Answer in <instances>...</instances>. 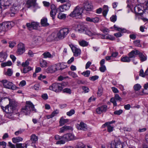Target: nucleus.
I'll list each match as a JSON object with an SVG mask.
<instances>
[{"label": "nucleus", "instance_id": "nucleus-1", "mask_svg": "<svg viewBox=\"0 0 148 148\" xmlns=\"http://www.w3.org/2000/svg\"><path fill=\"white\" fill-rule=\"evenodd\" d=\"M83 7H82L79 5L77 6L69 14L70 17L72 18L80 16L81 18H84L82 14L83 10H85L86 11H91L93 9L92 4L88 1L85 2L83 4Z\"/></svg>", "mask_w": 148, "mask_h": 148}, {"label": "nucleus", "instance_id": "nucleus-2", "mask_svg": "<svg viewBox=\"0 0 148 148\" xmlns=\"http://www.w3.org/2000/svg\"><path fill=\"white\" fill-rule=\"evenodd\" d=\"M75 30L79 33H84L89 36L93 35H99V34H97L95 32H92L88 28L86 25L83 23H80L75 25L74 27Z\"/></svg>", "mask_w": 148, "mask_h": 148}, {"label": "nucleus", "instance_id": "nucleus-3", "mask_svg": "<svg viewBox=\"0 0 148 148\" xmlns=\"http://www.w3.org/2000/svg\"><path fill=\"white\" fill-rule=\"evenodd\" d=\"M31 111L36 112L34 106L31 101H27L25 106L22 108L21 112L23 114L27 115L30 114Z\"/></svg>", "mask_w": 148, "mask_h": 148}, {"label": "nucleus", "instance_id": "nucleus-4", "mask_svg": "<svg viewBox=\"0 0 148 148\" xmlns=\"http://www.w3.org/2000/svg\"><path fill=\"white\" fill-rule=\"evenodd\" d=\"M63 139L57 141L56 143V144H64L65 141L75 140L77 139L76 137L72 134L67 133L63 135Z\"/></svg>", "mask_w": 148, "mask_h": 148}, {"label": "nucleus", "instance_id": "nucleus-5", "mask_svg": "<svg viewBox=\"0 0 148 148\" xmlns=\"http://www.w3.org/2000/svg\"><path fill=\"white\" fill-rule=\"evenodd\" d=\"M65 83H55L52 84L49 87V89L56 92H61L64 87Z\"/></svg>", "mask_w": 148, "mask_h": 148}, {"label": "nucleus", "instance_id": "nucleus-6", "mask_svg": "<svg viewBox=\"0 0 148 148\" xmlns=\"http://www.w3.org/2000/svg\"><path fill=\"white\" fill-rule=\"evenodd\" d=\"M4 88L12 90H15L19 88L12 82H9L6 79H3L1 81Z\"/></svg>", "mask_w": 148, "mask_h": 148}, {"label": "nucleus", "instance_id": "nucleus-7", "mask_svg": "<svg viewBox=\"0 0 148 148\" xmlns=\"http://www.w3.org/2000/svg\"><path fill=\"white\" fill-rule=\"evenodd\" d=\"M69 30L67 28H63L60 29L57 32V35L59 40L63 39L69 33Z\"/></svg>", "mask_w": 148, "mask_h": 148}, {"label": "nucleus", "instance_id": "nucleus-8", "mask_svg": "<svg viewBox=\"0 0 148 148\" xmlns=\"http://www.w3.org/2000/svg\"><path fill=\"white\" fill-rule=\"evenodd\" d=\"M66 3L63 5H60L58 8V10L61 12H64L69 10L71 5V2L67 0Z\"/></svg>", "mask_w": 148, "mask_h": 148}, {"label": "nucleus", "instance_id": "nucleus-9", "mask_svg": "<svg viewBox=\"0 0 148 148\" xmlns=\"http://www.w3.org/2000/svg\"><path fill=\"white\" fill-rule=\"evenodd\" d=\"M2 25L3 28V31H7L10 29L14 25V23L12 21H7L3 22Z\"/></svg>", "mask_w": 148, "mask_h": 148}, {"label": "nucleus", "instance_id": "nucleus-10", "mask_svg": "<svg viewBox=\"0 0 148 148\" xmlns=\"http://www.w3.org/2000/svg\"><path fill=\"white\" fill-rule=\"evenodd\" d=\"M36 0H27L25 5L27 8L32 7L34 8H39L38 4L36 3Z\"/></svg>", "mask_w": 148, "mask_h": 148}, {"label": "nucleus", "instance_id": "nucleus-11", "mask_svg": "<svg viewBox=\"0 0 148 148\" xmlns=\"http://www.w3.org/2000/svg\"><path fill=\"white\" fill-rule=\"evenodd\" d=\"M144 9L143 7L140 5H138L134 8V11L136 14L141 16L144 12L147 10H146L144 11Z\"/></svg>", "mask_w": 148, "mask_h": 148}, {"label": "nucleus", "instance_id": "nucleus-12", "mask_svg": "<svg viewBox=\"0 0 148 148\" xmlns=\"http://www.w3.org/2000/svg\"><path fill=\"white\" fill-rule=\"evenodd\" d=\"M39 23L35 22L27 23L26 26L30 30L37 29L40 27Z\"/></svg>", "mask_w": 148, "mask_h": 148}, {"label": "nucleus", "instance_id": "nucleus-13", "mask_svg": "<svg viewBox=\"0 0 148 148\" xmlns=\"http://www.w3.org/2000/svg\"><path fill=\"white\" fill-rule=\"evenodd\" d=\"M59 40L57 34V32L52 33L47 38V40L49 42L53 41L58 40Z\"/></svg>", "mask_w": 148, "mask_h": 148}, {"label": "nucleus", "instance_id": "nucleus-14", "mask_svg": "<svg viewBox=\"0 0 148 148\" xmlns=\"http://www.w3.org/2000/svg\"><path fill=\"white\" fill-rule=\"evenodd\" d=\"M108 109L107 105H105L98 107L96 109V113L98 114H101L103 113L106 112Z\"/></svg>", "mask_w": 148, "mask_h": 148}, {"label": "nucleus", "instance_id": "nucleus-15", "mask_svg": "<svg viewBox=\"0 0 148 148\" xmlns=\"http://www.w3.org/2000/svg\"><path fill=\"white\" fill-rule=\"evenodd\" d=\"M18 49L17 53L18 55L23 54L25 51V45L23 43L20 42L17 45Z\"/></svg>", "mask_w": 148, "mask_h": 148}, {"label": "nucleus", "instance_id": "nucleus-16", "mask_svg": "<svg viewBox=\"0 0 148 148\" xmlns=\"http://www.w3.org/2000/svg\"><path fill=\"white\" fill-rule=\"evenodd\" d=\"M69 46L71 47L73 53V55L75 56H78L81 54V50L79 49L74 46L73 45H70Z\"/></svg>", "mask_w": 148, "mask_h": 148}, {"label": "nucleus", "instance_id": "nucleus-17", "mask_svg": "<svg viewBox=\"0 0 148 148\" xmlns=\"http://www.w3.org/2000/svg\"><path fill=\"white\" fill-rule=\"evenodd\" d=\"M115 122V121H111L107 122L104 124H103L102 127L103 128L105 127H107V131L109 132H112L113 130L114 127L113 126L110 125V124L114 123Z\"/></svg>", "mask_w": 148, "mask_h": 148}, {"label": "nucleus", "instance_id": "nucleus-18", "mask_svg": "<svg viewBox=\"0 0 148 148\" xmlns=\"http://www.w3.org/2000/svg\"><path fill=\"white\" fill-rule=\"evenodd\" d=\"M110 148H123V145L120 142H111L110 144Z\"/></svg>", "mask_w": 148, "mask_h": 148}, {"label": "nucleus", "instance_id": "nucleus-19", "mask_svg": "<svg viewBox=\"0 0 148 148\" xmlns=\"http://www.w3.org/2000/svg\"><path fill=\"white\" fill-rule=\"evenodd\" d=\"M77 127L78 130L84 131H85L87 129V125L83 122H81L79 124L77 125Z\"/></svg>", "mask_w": 148, "mask_h": 148}, {"label": "nucleus", "instance_id": "nucleus-20", "mask_svg": "<svg viewBox=\"0 0 148 148\" xmlns=\"http://www.w3.org/2000/svg\"><path fill=\"white\" fill-rule=\"evenodd\" d=\"M139 53V51L136 49L132 50L128 54L130 58H134L136 55H138Z\"/></svg>", "mask_w": 148, "mask_h": 148}, {"label": "nucleus", "instance_id": "nucleus-21", "mask_svg": "<svg viewBox=\"0 0 148 148\" xmlns=\"http://www.w3.org/2000/svg\"><path fill=\"white\" fill-rule=\"evenodd\" d=\"M18 7L14 6L11 8L12 12L10 14V16L12 17L14 16L15 14L18 10Z\"/></svg>", "mask_w": 148, "mask_h": 148}, {"label": "nucleus", "instance_id": "nucleus-22", "mask_svg": "<svg viewBox=\"0 0 148 148\" xmlns=\"http://www.w3.org/2000/svg\"><path fill=\"white\" fill-rule=\"evenodd\" d=\"M11 107L10 105H8L5 107L1 106V108L3 110L8 113H11L13 112L12 110Z\"/></svg>", "mask_w": 148, "mask_h": 148}, {"label": "nucleus", "instance_id": "nucleus-23", "mask_svg": "<svg viewBox=\"0 0 148 148\" xmlns=\"http://www.w3.org/2000/svg\"><path fill=\"white\" fill-rule=\"evenodd\" d=\"M69 130H73V128L71 126L65 125L60 128V132L63 133Z\"/></svg>", "mask_w": 148, "mask_h": 148}, {"label": "nucleus", "instance_id": "nucleus-24", "mask_svg": "<svg viewBox=\"0 0 148 148\" xmlns=\"http://www.w3.org/2000/svg\"><path fill=\"white\" fill-rule=\"evenodd\" d=\"M0 4L1 6L6 7L10 5V3L8 0H0Z\"/></svg>", "mask_w": 148, "mask_h": 148}, {"label": "nucleus", "instance_id": "nucleus-25", "mask_svg": "<svg viewBox=\"0 0 148 148\" xmlns=\"http://www.w3.org/2000/svg\"><path fill=\"white\" fill-rule=\"evenodd\" d=\"M103 14L104 18H106L108 12L109 11L108 7L107 5H104L103 6Z\"/></svg>", "mask_w": 148, "mask_h": 148}, {"label": "nucleus", "instance_id": "nucleus-26", "mask_svg": "<svg viewBox=\"0 0 148 148\" xmlns=\"http://www.w3.org/2000/svg\"><path fill=\"white\" fill-rule=\"evenodd\" d=\"M78 43L79 45L82 47H87L88 45V42L84 40H79L78 41Z\"/></svg>", "mask_w": 148, "mask_h": 148}, {"label": "nucleus", "instance_id": "nucleus-27", "mask_svg": "<svg viewBox=\"0 0 148 148\" xmlns=\"http://www.w3.org/2000/svg\"><path fill=\"white\" fill-rule=\"evenodd\" d=\"M38 137L34 134L32 135L30 137V140L32 143H36L38 140Z\"/></svg>", "mask_w": 148, "mask_h": 148}, {"label": "nucleus", "instance_id": "nucleus-28", "mask_svg": "<svg viewBox=\"0 0 148 148\" xmlns=\"http://www.w3.org/2000/svg\"><path fill=\"white\" fill-rule=\"evenodd\" d=\"M121 61L123 62H129L131 60L129 56H123L121 58Z\"/></svg>", "mask_w": 148, "mask_h": 148}, {"label": "nucleus", "instance_id": "nucleus-29", "mask_svg": "<svg viewBox=\"0 0 148 148\" xmlns=\"http://www.w3.org/2000/svg\"><path fill=\"white\" fill-rule=\"evenodd\" d=\"M140 60L142 62H144L146 61L147 59L146 56H145L143 53H140L139 51V53L138 54Z\"/></svg>", "mask_w": 148, "mask_h": 148}, {"label": "nucleus", "instance_id": "nucleus-30", "mask_svg": "<svg viewBox=\"0 0 148 148\" xmlns=\"http://www.w3.org/2000/svg\"><path fill=\"white\" fill-rule=\"evenodd\" d=\"M42 55L43 56V58H51L53 57V56L48 51H46L43 53Z\"/></svg>", "mask_w": 148, "mask_h": 148}, {"label": "nucleus", "instance_id": "nucleus-31", "mask_svg": "<svg viewBox=\"0 0 148 148\" xmlns=\"http://www.w3.org/2000/svg\"><path fill=\"white\" fill-rule=\"evenodd\" d=\"M12 140L13 143H16L22 141L23 140V138L20 137H17L12 138Z\"/></svg>", "mask_w": 148, "mask_h": 148}, {"label": "nucleus", "instance_id": "nucleus-32", "mask_svg": "<svg viewBox=\"0 0 148 148\" xmlns=\"http://www.w3.org/2000/svg\"><path fill=\"white\" fill-rule=\"evenodd\" d=\"M41 38L40 37L36 36L33 39L32 44L34 45L37 44L39 43V40Z\"/></svg>", "mask_w": 148, "mask_h": 148}, {"label": "nucleus", "instance_id": "nucleus-33", "mask_svg": "<svg viewBox=\"0 0 148 148\" xmlns=\"http://www.w3.org/2000/svg\"><path fill=\"white\" fill-rule=\"evenodd\" d=\"M40 65L42 67H46L47 66V63L46 61L43 59L40 60Z\"/></svg>", "mask_w": 148, "mask_h": 148}, {"label": "nucleus", "instance_id": "nucleus-34", "mask_svg": "<svg viewBox=\"0 0 148 148\" xmlns=\"http://www.w3.org/2000/svg\"><path fill=\"white\" fill-rule=\"evenodd\" d=\"M69 15L66 16V14L62 13L61 12L59 13L58 14V18H65L66 17L68 18Z\"/></svg>", "mask_w": 148, "mask_h": 148}, {"label": "nucleus", "instance_id": "nucleus-35", "mask_svg": "<svg viewBox=\"0 0 148 148\" xmlns=\"http://www.w3.org/2000/svg\"><path fill=\"white\" fill-rule=\"evenodd\" d=\"M114 27L115 29L118 31H120L122 33H125L126 32V29L124 28H121L120 27H117L115 25H114Z\"/></svg>", "mask_w": 148, "mask_h": 148}, {"label": "nucleus", "instance_id": "nucleus-36", "mask_svg": "<svg viewBox=\"0 0 148 148\" xmlns=\"http://www.w3.org/2000/svg\"><path fill=\"white\" fill-rule=\"evenodd\" d=\"M69 120L68 119H65L62 118H61L59 121V123L60 125L62 126L64 125L65 123L68 122Z\"/></svg>", "mask_w": 148, "mask_h": 148}, {"label": "nucleus", "instance_id": "nucleus-37", "mask_svg": "<svg viewBox=\"0 0 148 148\" xmlns=\"http://www.w3.org/2000/svg\"><path fill=\"white\" fill-rule=\"evenodd\" d=\"M32 69V68L30 66L25 67L23 68L22 73H26Z\"/></svg>", "mask_w": 148, "mask_h": 148}, {"label": "nucleus", "instance_id": "nucleus-38", "mask_svg": "<svg viewBox=\"0 0 148 148\" xmlns=\"http://www.w3.org/2000/svg\"><path fill=\"white\" fill-rule=\"evenodd\" d=\"M12 64V63L11 61H8L7 62L2 63L1 64V66L4 67L6 66H10Z\"/></svg>", "mask_w": 148, "mask_h": 148}, {"label": "nucleus", "instance_id": "nucleus-39", "mask_svg": "<svg viewBox=\"0 0 148 148\" xmlns=\"http://www.w3.org/2000/svg\"><path fill=\"white\" fill-rule=\"evenodd\" d=\"M41 23L43 26H46L49 25V24L47 22V19H41Z\"/></svg>", "mask_w": 148, "mask_h": 148}, {"label": "nucleus", "instance_id": "nucleus-40", "mask_svg": "<svg viewBox=\"0 0 148 148\" xmlns=\"http://www.w3.org/2000/svg\"><path fill=\"white\" fill-rule=\"evenodd\" d=\"M141 88V86L138 84H135L133 87L134 90L135 91H138Z\"/></svg>", "mask_w": 148, "mask_h": 148}, {"label": "nucleus", "instance_id": "nucleus-41", "mask_svg": "<svg viewBox=\"0 0 148 148\" xmlns=\"http://www.w3.org/2000/svg\"><path fill=\"white\" fill-rule=\"evenodd\" d=\"M57 11L51 10L50 12V15L52 18H54L56 15Z\"/></svg>", "mask_w": 148, "mask_h": 148}, {"label": "nucleus", "instance_id": "nucleus-42", "mask_svg": "<svg viewBox=\"0 0 148 148\" xmlns=\"http://www.w3.org/2000/svg\"><path fill=\"white\" fill-rule=\"evenodd\" d=\"M13 72V71L11 69H8L7 72L5 73V74L9 76H11Z\"/></svg>", "mask_w": 148, "mask_h": 148}, {"label": "nucleus", "instance_id": "nucleus-43", "mask_svg": "<svg viewBox=\"0 0 148 148\" xmlns=\"http://www.w3.org/2000/svg\"><path fill=\"white\" fill-rule=\"evenodd\" d=\"M48 69L49 71L51 73L54 72L56 71L55 65L49 66Z\"/></svg>", "mask_w": 148, "mask_h": 148}, {"label": "nucleus", "instance_id": "nucleus-44", "mask_svg": "<svg viewBox=\"0 0 148 148\" xmlns=\"http://www.w3.org/2000/svg\"><path fill=\"white\" fill-rule=\"evenodd\" d=\"M140 41L139 40H136L134 41V43L135 46L138 47H141V45L140 44Z\"/></svg>", "mask_w": 148, "mask_h": 148}, {"label": "nucleus", "instance_id": "nucleus-45", "mask_svg": "<svg viewBox=\"0 0 148 148\" xmlns=\"http://www.w3.org/2000/svg\"><path fill=\"white\" fill-rule=\"evenodd\" d=\"M103 88L101 87H99L97 92V95L99 96H101L103 93Z\"/></svg>", "mask_w": 148, "mask_h": 148}, {"label": "nucleus", "instance_id": "nucleus-46", "mask_svg": "<svg viewBox=\"0 0 148 148\" xmlns=\"http://www.w3.org/2000/svg\"><path fill=\"white\" fill-rule=\"evenodd\" d=\"M90 74V71L89 70H87L83 72L82 73V74L85 77H88L89 76Z\"/></svg>", "mask_w": 148, "mask_h": 148}, {"label": "nucleus", "instance_id": "nucleus-47", "mask_svg": "<svg viewBox=\"0 0 148 148\" xmlns=\"http://www.w3.org/2000/svg\"><path fill=\"white\" fill-rule=\"evenodd\" d=\"M5 60V54L2 52H0V62H2Z\"/></svg>", "mask_w": 148, "mask_h": 148}, {"label": "nucleus", "instance_id": "nucleus-48", "mask_svg": "<svg viewBox=\"0 0 148 148\" xmlns=\"http://www.w3.org/2000/svg\"><path fill=\"white\" fill-rule=\"evenodd\" d=\"M63 92L66 93L68 94H71V91L70 88H65L63 90Z\"/></svg>", "mask_w": 148, "mask_h": 148}, {"label": "nucleus", "instance_id": "nucleus-49", "mask_svg": "<svg viewBox=\"0 0 148 148\" xmlns=\"http://www.w3.org/2000/svg\"><path fill=\"white\" fill-rule=\"evenodd\" d=\"M9 47L12 48L15 45L16 43L15 42L10 41L9 42Z\"/></svg>", "mask_w": 148, "mask_h": 148}, {"label": "nucleus", "instance_id": "nucleus-50", "mask_svg": "<svg viewBox=\"0 0 148 148\" xmlns=\"http://www.w3.org/2000/svg\"><path fill=\"white\" fill-rule=\"evenodd\" d=\"M75 113V111L73 109H71L69 111L66 113V114L69 116H71L72 115L74 114Z\"/></svg>", "mask_w": 148, "mask_h": 148}, {"label": "nucleus", "instance_id": "nucleus-51", "mask_svg": "<svg viewBox=\"0 0 148 148\" xmlns=\"http://www.w3.org/2000/svg\"><path fill=\"white\" fill-rule=\"evenodd\" d=\"M99 78V76L97 75L92 76L89 78V79L91 81H95L97 79Z\"/></svg>", "mask_w": 148, "mask_h": 148}, {"label": "nucleus", "instance_id": "nucleus-52", "mask_svg": "<svg viewBox=\"0 0 148 148\" xmlns=\"http://www.w3.org/2000/svg\"><path fill=\"white\" fill-rule=\"evenodd\" d=\"M110 101L113 103L114 106H117V103L114 98H111L110 100Z\"/></svg>", "mask_w": 148, "mask_h": 148}, {"label": "nucleus", "instance_id": "nucleus-53", "mask_svg": "<svg viewBox=\"0 0 148 148\" xmlns=\"http://www.w3.org/2000/svg\"><path fill=\"white\" fill-rule=\"evenodd\" d=\"M99 68V70L101 72H104L106 70V68L105 65L101 66Z\"/></svg>", "mask_w": 148, "mask_h": 148}, {"label": "nucleus", "instance_id": "nucleus-54", "mask_svg": "<svg viewBox=\"0 0 148 148\" xmlns=\"http://www.w3.org/2000/svg\"><path fill=\"white\" fill-rule=\"evenodd\" d=\"M86 21L94 23H97L99 22V19H86Z\"/></svg>", "mask_w": 148, "mask_h": 148}, {"label": "nucleus", "instance_id": "nucleus-55", "mask_svg": "<svg viewBox=\"0 0 148 148\" xmlns=\"http://www.w3.org/2000/svg\"><path fill=\"white\" fill-rule=\"evenodd\" d=\"M123 112V111L121 109L119 110H116L114 112V114L117 115H120Z\"/></svg>", "mask_w": 148, "mask_h": 148}, {"label": "nucleus", "instance_id": "nucleus-56", "mask_svg": "<svg viewBox=\"0 0 148 148\" xmlns=\"http://www.w3.org/2000/svg\"><path fill=\"white\" fill-rule=\"evenodd\" d=\"M24 131V130L23 129H20L18 131L16 132L14 134L16 136H18L19 134H21Z\"/></svg>", "mask_w": 148, "mask_h": 148}, {"label": "nucleus", "instance_id": "nucleus-57", "mask_svg": "<svg viewBox=\"0 0 148 148\" xmlns=\"http://www.w3.org/2000/svg\"><path fill=\"white\" fill-rule=\"evenodd\" d=\"M54 65L55 66V69L56 71L58 70H61V63L58 64H57Z\"/></svg>", "mask_w": 148, "mask_h": 148}, {"label": "nucleus", "instance_id": "nucleus-58", "mask_svg": "<svg viewBox=\"0 0 148 148\" xmlns=\"http://www.w3.org/2000/svg\"><path fill=\"white\" fill-rule=\"evenodd\" d=\"M139 75L143 77H144L146 75L145 72L144 73L142 69L140 70L139 72Z\"/></svg>", "mask_w": 148, "mask_h": 148}, {"label": "nucleus", "instance_id": "nucleus-59", "mask_svg": "<svg viewBox=\"0 0 148 148\" xmlns=\"http://www.w3.org/2000/svg\"><path fill=\"white\" fill-rule=\"evenodd\" d=\"M50 6L51 10L57 11L56 7L54 4H51Z\"/></svg>", "mask_w": 148, "mask_h": 148}, {"label": "nucleus", "instance_id": "nucleus-60", "mask_svg": "<svg viewBox=\"0 0 148 148\" xmlns=\"http://www.w3.org/2000/svg\"><path fill=\"white\" fill-rule=\"evenodd\" d=\"M114 98L117 100L121 101L122 100L121 98L119 96V95L117 94H116L115 95Z\"/></svg>", "mask_w": 148, "mask_h": 148}, {"label": "nucleus", "instance_id": "nucleus-61", "mask_svg": "<svg viewBox=\"0 0 148 148\" xmlns=\"http://www.w3.org/2000/svg\"><path fill=\"white\" fill-rule=\"evenodd\" d=\"M118 53L117 52H112L111 54V56L114 58H116L118 55Z\"/></svg>", "mask_w": 148, "mask_h": 148}, {"label": "nucleus", "instance_id": "nucleus-62", "mask_svg": "<svg viewBox=\"0 0 148 148\" xmlns=\"http://www.w3.org/2000/svg\"><path fill=\"white\" fill-rule=\"evenodd\" d=\"M26 84V82L25 81V80H22L20 82L19 84V86L21 87H23L25 86Z\"/></svg>", "mask_w": 148, "mask_h": 148}, {"label": "nucleus", "instance_id": "nucleus-63", "mask_svg": "<svg viewBox=\"0 0 148 148\" xmlns=\"http://www.w3.org/2000/svg\"><path fill=\"white\" fill-rule=\"evenodd\" d=\"M42 3L46 7H48L50 5V3L49 2L46 1H43Z\"/></svg>", "mask_w": 148, "mask_h": 148}, {"label": "nucleus", "instance_id": "nucleus-64", "mask_svg": "<svg viewBox=\"0 0 148 148\" xmlns=\"http://www.w3.org/2000/svg\"><path fill=\"white\" fill-rule=\"evenodd\" d=\"M25 145V144L21 143L17 144H16V146L17 148H24V146Z\"/></svg>", "mask_w": 148, "mask_h": 148}]
</instances>
